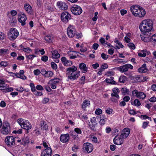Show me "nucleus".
<instances>
[{
	"mask_svg": "<svg viewBox=\"0 0 156 156\" xmlns=\"http://www.w3.org/2000/svg\"><path fill=\"white\" fill-rule=\"evenodd\" d=\"M153 23L151 20L147 19L142 21L139 26L141 31L143 33H149L152 29Z\"/></svg>",
	"mask_w": 156,
	"mask_h": 156,
	"instance_id": "obj_1",
	"label": "nucleus"
},
{
	"mask_svg": "<svg viewBox=\"0 0 156 156\" xmlns=\"http://www.w3.org/2000/svg\"><path fill=\"white\" fill-rule=\"evenodd\" d=\"M130 9L133 14L136 17H143L146 13L145 10L139 6L133 5Z\"/></svg>",
	"mask_w": 156,
	"mask_h": 156,
	"instance_id": "obj_2",
	"label": "nucleus"
},
{
	"mask_svg": "<svg viewBox=\"0 0 156 156\" xmlns=\"http://www.w3.org/2000/svg\"><path fill=\"white\" fill-rule=\"evenodd\" d=\"M77 69L75 66L66 69V75L68 79L73 80L77 79L80 75V71L76 72Z\"/></svg>",
	"mask_w": 156,
	"mask_h": 156,
	"instance_id": "obj_3",
	"label": "nucleus"
},
{
	"mask_svg": "<svg viewBox=\"0 0 156 156\" xmlns=\"http://www.w3.org/2000/svg\"><path fill=\"white\" fill-rule=\"evenodd\" d=\"M17 121L21 127L24 129L29 130L32 127L30 123L28 120L20 118Z\"/></svg>",
	"mask_w": 156,
	"mask_h": 156,
	"instance_id": "obj_4",
	"label": "nucleus"
},
{
	"mask_svg": "<svg viewBox=\"0 0 156 156\" xmlns=\"http://www.w3.org/2000/svg\"><path fill=\"white\" fill-rule=\"evenodd\" d=\"M0 130L3 135H7L11 132V128L9 123L6 122H3Z\"/></svg>",
	"mask_w": 156,
	"mask_h": 156,
	"instance_id": "obj_5",
	"label": "nucleus"
},
{
	"mask_svg": "<svg viewBox=\"0 0 156 156\" xmlns=\"http://www.w3.org/2000/svg\"><path fill=\"white\" fill-rule=\"evenodd\" d=\"M19 33L15 28H12L10 29L9 33L8 34L9 38L11 41L15 40L18 36Z\"/></svg>",
	"mask_w": 156,
	"mask_h": 156,
	"instance_id": "obj_6",
	"label": "nucleus"
},
{
	"mask_svg": "<svg viewBox=\"0 0 156 156\" xmlns=\"http://www.w3.org/2000/svg\"><path fill=\"white\" fill-rule=\"evenodd\" d=\"M71 10L73 14L76 16L80 14L82 12L81 8L80 6L75 5L71 8Z\"/></svg>",
	"mask_w": 156,
	"mask_h": 156,
	"instance_id": "obj_7",
	"label": "nucleus"
},
{
	"mask_svg": "<svg viewBox=\"0 0 156 156\" xmlns=\"http://www.w3.org/2000/svg\"><path fill=\"white\" fill-rule=\"evenodd\" d=\"M15 137L12 136H8L5 139L6 144L9 147H12L15 145Z\"/></svg>",
	"mask_w": 156,
	"mask_h": 156,
	"instance_id": "obj_8",
	"label": "nucleus"
},
{
	"mask_svg": "<svg viewBox=\"0 0 156 156\" xmlns=\"http://www.w3.org/2000/svg\"><path fill=\"white\" fill-rule=\"evenodd\" d=\"M83 151L88 153H90L93 149V145L89 143H85L83 145Z\"/></svg>",
	"mask_w": 156,
	"mask_h": 156,
	"instance_id": "obj_9",
	"label": "nucleus"
},
{
	"mask_svg": "<svg viewBox=\"0 0 156 156\" xmlns=\"http://www.w3.org/2000/svg\"><path fill=\"white\" fill-rule=\"evenodd\" d=\"M71 15L68 12H62L61 15L62 21L65 23H67L71 19Z\"/></svg>",
	"mask_w": 156,
	"mask_h": 156,
	"instance_id": "obj_10",
	"label": "nucleus"
},
{
	"mask_svg": "<svg viewBox=\"0 0 156 156\" xmlns=\"http://www.w3.org/2000/svg\"><path fill=\"white\" fill-rule=\"evenodd\" d=\"M67 33L70 37H73L76 34V29L73 25H70L67 28Z\"/></svg>",
	"mask_w": 156,
	"mask_h": 156,
	"instance_id": "obj_11",
	"label": "nucleus"
},
{
	"mask_svg": "<svg viewBox=\"0 0 156 156\" xmlns=\"http://www.w3.org/2000/svg\"><path fill=\"white\" fill-rule=\"evenodd\" d=\"M60 79L58 78H56L51 80L48 83L51 88L53 89H55L56 88V86L59 82Z\"/></svg>",
	"mask_w": 156,
	"mask_h": 156,
	"instance_id": "obj_12",
	"label": "nucleus"
},
{
	"mask_svg": "<svg viewBox=\"0 0 156 156\" xmlns=\"http://www.w3.org/2000/svg\"><path fill=\"white\" fill-rule=\"evenodd\" d=\"M97 124L98 123L95 117H94L91 119L90 122L89 123V126L91 129L94 131H96V127Z\"/></svg>",
	"mask_w": 156,
	"mask_h": 156,
	"instance_id": "obj_13",
	"label": "nucleus"
},
{
	"mask_svg": "<svg viewBox=\"0 0 156 156\" xmlns=\"http://www.w3.org/2000/svg\"><path fill=\"white\" fill-rule=\"evenodd\" d=\"M133 66L130 64H127L118 68V69L121 72L127 71L129 69H133Z\"/></svg>",
	"mask_w": 156,
	"mask_h": 156,
	"instance_id": "obj_14",
	"label": "nucleus"
},
{
	"mask_svg": "<svg viewBox=\"0 0 156 156\" xmlns=\"http://www.w3.org/2000/svg\"><path fill=\"white\" fill-rule=\"evenodd\" d=\"M142 33L140 34L141 40L145 42H148L150 41L151 38L150 36L151 33Z\"/></svg>",
	"mask_w": 156,
	"mask_h": 156,
	"instance_id": "obj_15",
	"label": "nucleus"
},
{
	"mask_svg": "<svg viewBox=\"0 0 156 156\" xmlns=\"http://www.w3.org/2000/svg\"><path fill=\"white\" fill-rule=\"evenodd\" d=\"M70 139L69 134L67 133L65 134H61L60 137V140L61 142L63 143L68 142Z\"/></svg>",
	"mask_w": 156,
	"mask_h": 156,
	"instance_id": "obj_16",
	"label": "nucleus"
},
{
	"mask_svg": "<svg viewBox=\"0 0 156 156\" xmlns=\"http://www.w3.org/2000/svg\"><path fill=\"white\" fill-rule=\"evenodd\" d=\"M113 142L115 144L120 145L123 142V139L120 136H116L113 139Z\"/></svg>",
	"mask_w": 156,
	"mask_h": 156,
	"instance_id": "obj_17",
	"label": "nucleus"
},
{
	"mask_svg": "<svg viewBox=\"0 0 156 156\" xmlns=\"http://www.w3.org/2000/svg\"><path fill=\"white\" fill-rule=\"evenodd\" d=\"M18 19L19 21L21 23L22 26H24L25 24V21L27 20V17L24 14L19 15Z\"/></svg>",
	"mask_w": 156,
	"mask_h": 156,
	"instance_id": "obj_18",
	"label": "nucleus"
},
{
	"mask_svg": "<svg viewBox=\"0 0 156 156\" xmlns=\"http://www.w3.org/2000/svg\"><path fill=\"white\" fill-rule=\"evenodd\" d=\"M130 129L128 128H125L122 131L120 136L123 139L127 138L130 133Z\"/></svg>",
	"mask_w": 156,
	"mask_h": 156,
	"instance_id": "obj_19",
	"label": "nucleus"
},
{
	"mask_svg": "<svg viewBox=\"0 0 156 156\" xmlns=\"http://www.w3.org/2000/svg\"><path fill=\"white\" fill-rule=\"evenodd\" d=\"M57 5L59 9L62 10H66L68 8V6L66 4L62 2H58Z\"/></svg>",
	"mask_w": 156,
	"mask_h": 156,
	"instance_id": "obj_20",
	"label": "nucleus"
},
{
	"mask_svg": "<svg viewBox=\"0 0 156 156\" xmlns=\"http://www.w3.org/2000/svg\"><path fill=\"white\" fill-rule=\"evenodd\" d=\"M61 61L65 66H70L72 64V62L71 61L68 60L65 57H62L61 58Z\"/></svg>",
	"mask_w": 156,
	"mask_h": 156,
	"instance_id": "obj_21",
	"label": "nucleus"
},
{
	"mask_svg": "<svg viewBox=\"0 0 156 156\" xmlns=\"http://www.w3.org/2000/svg\"><path fill=\"white\" fill-rule=\"evenodd\" d=\"M148 70L147 68L146 64H144L138 69V71L140 73H146Z\"/></svg>",
	"mask_w": 156,
	"mask_h": 156,
	"instance_id": "obj_22",
	"label": "nucleus"
},
{
	"mask_svg": "<svg viewBox=\"0 0 156 156\" xmlns=\"http://www.w3.org/2000/svg\"><path fill=\"white\" fill-rule=\"evenodd\" d=\"M25 9L27 13L31 14L32 12V7L28 4H25L24 5Z\"/></svg>",
	"mask_w": 156,
	"mask_h": 156,
	"instance_id": "obj_23",
	"label": "nucleus"
},
{
	"mask_svg": "<svg viewBox=\"0 0 156 156\" xmlns=\"http://www.w3.org/2000/svg\"><path fill=\"white\" fill-rule=\"evenodd\" d=\"M149 52L146 50H143L138 53V55L140 57H145L147 55L149 54Z\"/></svg>",
	"mask_w": 156,
	"mask_h": 156,
	"instance_id": "obj_24",
	"label": "nucleus"
},
{
	"mask_svg": "<svg viewBox=\"0 0 156 156\" xmlns=\"http://www.w3.org/2000/svg\"><path fill=\"white\" fill-rule=\"evenodd\" d=\"M52 57L54 58H58L60 57V55L56 50H54L51 51Z\"/></svg>",
	"mask_w": 156,
	"mask_h": 156,
	"instance_id": "obj_25",
	"label": "nucleus"
},
{
	"mask_svg": "<svg viewBox=\"0 0 156 156\" xmlns=\"http://www.w3.org/2000/svg\"><path fill=\"white\" fill-rule=\"evenodd\" d=\"M79 67L82 70V72L85 73L87 72V68L85 64L81 63L79 64Z\"/></svg>",
	"mask_w": 156,
	"mask_h": 156,
	"instance_id": "obj_26",
	"label": "nucleus"
},
{
	"mask_svg": "<svg viewBox=\"0 0 156 156\" xmlns=\"http://www.w3.org/2000/svg\"><path fill=\"white\" fill-rule=\"evenodd\" d=\"M100 120L99 122L100 124L101 125H103L105 124L107 119L105 117V115H102L100 117Z\"/></svg>",
	"mask_w": 156,
	"mask_h": 156,
	"instance_id": "obj_27",
	"label": "nucleus"
},
{
	"mask_svg": "<svg viewBox=\"0 0 156 156\" xmlns=\"http://www.w3.org/2000/svg\"><path fill=\"white\" fill-rule=\"evenodd\" d=\"M40 125L41 129L46 130L48 129L47 125L44 121H42L41 122Z\"/></svg>",
	"mask_w": 156,
	"mask_h": 156,
	"instance_id": "obj_28",
	"label": "nucleus"
},
{
	"mask_svg": "<svg viewBox=\"0 0 156 156\" xmlns=\"http://www.w3.org/2000/svg\"><path fill=\"white\" fill-rule=\"evenodd\" d=\"M11 73L14 74L17 78H20L23 80H26L27 78V77L24 75H21L20 73H14L11 72Z\"/></svg>",
	"mask_w": 156,
	"mask_h": 156,
	"instance_id": "obj_29",
	"label": "nucleus"
},
{
	"mask_svg": "<svg viewBox=\"0 0 156 156\" xmlns=\"http://www.w3.org/2000/svg\"><path fill=\"white\" fill-rule=\"evenodd\" d=\"M9 54V51L8 49H0V55L4 56Z\"/></svg>",
	"mask_w": 156,
	"mask_h": 156,
	"instance_id": "obj_30",
	"label": "nucleus"
},
{
	"mask_svg": "<svg viewBox=\"0 0 156 156\" xmlns=\"http://www.w3.org/2000/svg\"><path fill=\"white\" fill-rule=\"evenodd\" d=\"M120 91L123 95L129 94V91L126 88L124 87L121 88Z\"/></svg>",
	"mask_w": 156,
	"mask_h": 156,
	"instance_id": "obj_31",
	"label": "nucleus"
},
{
	"mask_svg": "<svg viewBox=\"0 0 156 156\" xmlns=\"http://www.w3.org/2000/svg\"><path fill=\"white\" fill-rule=\"evenodd\" d=\"M110 79H106L105 81L107 83H109L112 84H116L115 82L113 80L114 78L112 77H110Z\"/></svg>",
	"mask_w": 156,
	"mask_h": 156,
	"instance_id": "obj_32",
	"label": "nucleus"
},
{
	"mask_svg": "<svg viewBox=\"0 0 156 156\" xmlns=\"http://www.w3.org/2000/svg\"><path fill=\"white\" fill-rule=\"evenodd\" d=\"M146 97V94L144 93L141 92H139L137 97L142 99H144Z\"/></svg>",
	"mask_w": 156,
	"mask_h": 156,
	"instance_id": "obj_33",
	"label": "nucleus"
},
{
	"mask_svg": "<svg viewBox=\"0 0 156 156\" xmlns=\"http://www.w3.org/2000/svg\"><path fill=\"white\" fill-rule=\"evenodd\" d=\"M20 46L21 50L27 53H30L31 51V49L29 47L24 48L22 45H20Z\"/></svg>",
	"mask_w": 156,
	"mask_h": 156,
	"instance_id": "obj_34",
	"label": "nucleus"
},
{
	"mask_svg": "<svg viewBox=\"0 0 156 156\" xmlns=\"http://www.w3.org/2000/svg\"><path fill=\"white\" fill-rule=\"evenodd\" d=\"M133 80L134 82H141L140 76H134Z\"/></svg>",
	"mask_w": 156,
	"mask_h": 156,
	"instance_id": "obj_35",
	"label": "nucleus"
},
{
	"mask_svg": "<svg viewBox=\"0 0 156 156\" xmlns=\"http://www.w3.org/2000/svg\"><path fill=\"white\" fill-rule=\"evenodd\" d=\"M52 37L50 35H48L44 37V39L46 42L50 43L52 42Z\"/></svg>",
	"mask_w": 156,
	"mask_h": 156,
	"instance_id": "obj_36",
	"label": "nucleus"
},
{
	"mask_svg": "<svg viewBox=\"0 0 156 156\" xmlns=\"http://www.w3.org/2000/svg\"><path fill=\"white\" fill-rule=\"evenodd\" d=\"M70 135L72 136L74 140L76 138H78V135L76 134V133L75 131H71L69 132Z\"/></svg>",
	"mask_w": 156,
	"mask_h": 156,
	"instance_id": "obj_37",
	"label": "nucleus"
},
{
	"mask_svg": "<svg viewBox=\"0 0 156 156\" xmlns=\"http://www.w3.org/2000/svg\"><path fill=\"white\" fill-rule=\"evenodd\" d=\"M126 77L125 76H121L119 79V81L120 83H123L126 80Z\"/></svg>",
	"mask_w": 156,
	"mask_h": 156,
	"instance_id": "obj_38",
	"label": "nucleus"
},
{
	"mask_svg": "<svg viewBox=\"0 0 156 156\" xmlns=\"http://www.w3.org/2000/svg\"><path fill=\"white\" fill-rule=\"evenodd\" d=\"M53 75V72L51 71H47L44 76L46 77H52Z\"/></svg>",
	"mask_w": 156,
	"mask_h": 156,
	"instance_id": "obj_39",
	"label": "nucleus"
},
{
	"mask_svg": "<svg viewBox=\"0 0 156 156\" xmlns=\"http://www.w3.org/2000/svg\"><path fill=\"white\" fill-rule=\"evenodd\" d=\"M90 104V101H89L86 100L84 101L82 105V108L83 109L85 108L86 107L87 105H88V104L89 105Z\"/></svg>",
	"mask_w": 156,
	"mask_h": 156,
	"instance_id": "obj_40",
	"label": "nucleus"
},
{
	"mask_svg": "<svg viewBox=\"0 0 156 156\" xmlns=\"http://www.w3.org/2000/svg\"><path fill=\"white\" fill-rule=\"evenodd\" d=\"M9 64V62L8 61H2L0 63L1 66L4 67L7 66Z\"/></svg>",
	"mask_w": 156,
	"mask_h": 156,
	"instance_id": "obj_41",
	"label": "nucleus"
},
{
	"mask_svg": "<svg viewBox=\"0 0 156 156\" xmlns=\"http://www.w3.org/2000/svg\"><path fill=\"white\" fill-rule=\"evenodd\" d=\"M13 88L12 87H10L8 86H7V85L5 86V89L3 92L6 93L7 92H11L13 90Z\"/></svg>",
	"mask_w": 156,
	"mask_h": 156,
	"instance_id": "obj_42",
	"label": "nucleus"
},
{
	"mask_svg": "<svg viewBox=\"0 0 156 156\" xmlns=\"http://www.w3.org/2000/svg\"><path fill=\"white\" fill-rule=\"evenodd\" d=\"M30 86L31 88V90L33 92H34L35 91L36 87L33 83H31L30 84Z\"/></svg>",
	"mask_w": 156,
	"mask_h": 156,
	"instance_id": "obj_43",
	"label": "nucleus"
},
{
	"mask_svg": "<svg viewBox=\"0 0 156 156\" xmlns=\"http://www.w3.org/2000/svg\"><path fill=\"white\" fill-rule=\"evenodd\" d=\"M154 43L156 42V34L153 35L151 37L150 41Z\"/></svg>",
	"mask_w": 156,
	"mask_h": 156,
	"instance_id": "obj_44",
	"label": "nucleus"
},
{
	"mask_svg": "<svg viewBox=\"0 0 156 156\" xmlns=\"http://www.w3.org/2000/svg\"><path fill=\"white\" fill-rule=\"evenodd\" d=\"M127 46L131 49H134L136 48L135 45L132 43H129L127 44Z\"/></svg>",
	"mask_w": 156,
	"mask_h": 156,
	"instance_id": "obj_45",
	"label": "nucleus"
},
{
	"mask_svg": "<svg viewBox=\"0 0 156 156\" xmlns=\"http://www.w3.org/2000/svg\"><path fill=\"white\" fill-rule=\"evenodd\" d=\"M9 21L11 23H15L16 22V18L15 17L12 16V17L10 18Z\"/></svg>",
	"mask_w": 156,
	"mask_h": 156,
	"instance_id": "obj_46",
	"label": "nucleus"
},
{
	"mask_svg": "<svg viewBox=\"0 0 156 156\" xmlns=\"http://www.w3.org/2000/svg\"><path fill=\"white\" fill-rule=\"evenodd\" d=\"M114 42L117 44L121 48H123V45L122 43L118 40L115 39L114 41Z\"/></svg>",
	"mask_w": 156,
	"mask_h": 156,
	"instance_id": "obj_47",
	"label": "nucleus"
},
{
	"mask_svg": "<svg viewBox=\"0 0 156 156\" xmlns=\"http://www.w3.org/2000/svg\"><path fill=\"white\" fill-rule=\"evenodd\" d=\"M5 38V35L4 33L0 31V40H3Z\"/></svg>",
	"mask_w": 156,
	"mask_h": 156,
	"instance_id": "obj_48",
	"label": "nucleus"
},
{
	"mask_svg": "<svg viewBox=\"0 0 156 156\" xmlns=\"http://www.w3.org/2000/svg\"><path fill=\"white\" fill-rule=\"evenodd\" d=\"M134 105L137 106H139L141 105V103L140 101L137 99H136L134 100Z\"/></svg>",
	"mask_w": 156,
	"mask_h": 156,
	"instance_id": "obj_49",
	"label": "nucleus"
},
{
	"mask_svg": "<svg viewBox=\"0 0 156 156\" xmlns=\"http://www.w3.org/2000/svg\"><path fill=\"white\" fill-rule=\"evenodd\" d=\"M34 132L36 135L37 136L41 134L40 130L39 129L36 127V129L34 130Z\"/></svg>",
	"mask_w": 156,
	"mask_h": 156,
	"instance_id": "obj_50",
	"label": "nucleus"
},
{
	"mask_svg": "<svg viewBox=\"0 0 156 156\" xmlns=\"http://www.w3.org/2000/svg\"><path fill=\"white\" fill-rule=\"evenodd\" d=\"M51 67L54 69H57V65L54 62H51Z\"/></svg>",
	"mask_w": 156,
	"mask_h": 156,
	"instance_id": "obj_51",
	"label": "nucleus"
},
{
	"mask_svg": "<svg viewBox=\"0 0 156 156\" xmlns=\"http://www.w3.org/2000/svg\"><path fill=\"white\" fill-rule=\"evenodd\" d=\"M108 56L104 53H102L101 55V58L104 60H106L108 58Z\"/></svg>",
	"mask_w": 156,
	"mask_h": 156,
	"instance_id": "obj_52",
	"label": "nucleus"
},
{
	"mask_svg": "<svg viewBox=\"0 0 156 156\" xmlns=\"http://www.w3.org/2000/svg\"><path fill=\"white\" fill-rule=\"evenodd\" d=\"M102 113V110L100 108H97L95 111V113L96 115H99Z\"/></svg>",
	"mask_w": 156,
	"mask_h": 156,
	"instance_id": "obj_53",
	"label": "nucleus"
},
{
	"mask_svg": "<svg viewBox=\"0 0 156 156\" xmlns=\"http://www.w3.org/2000/svg\"><path fill=\"white\" fill-rule=\"evenodd\" d=\"M112 91L113 92L112 93L119 94L120 92V90L117 88L115 87L113 89Z\"/></svg>",
	"mask_w": 156,
	"mask_h": 156,
	"instance_id": "obj_54",
	"label": "nucleus"
},
{
	"mask_svg": "<svg viewBox=\"0 0 156 156\" xmlns=\"http://www.w3.org/2000/svg\"><path fill=\"white\" fill-rule=\"evenodd\" d=\"M49 99L48 98H44L42 101V102L43 104H46L48 102Z\"/></svg>",
	"mask_w": 156,
	"mask_h": 156,
	"instance_id": "obj_55",
	"label": "nucleus"
},
{
	"mask_svg": "<svg viewBox=\"0 0 156 156\" xmlns=\"http://www.w3.org/2000/svg\"><path fill=\"white\" fill-rule=\"evenodd\" d=\"M36 89L39 90H44V88L41 85H38L36 87Z\"/></svg>",
	"mask_w": 156,
	"mask_h": 156,
	"instance_id": "obj_56",
	"label": "nucleus"
},
{
	"mask_svg": "<svg viewBox=\"0 0 156 156\" xmlns=\"http://www.w3.org/2000/svg\"><path fill=\"white\" fill-rule=\"evenodd\" d=\"M41 60L43 62H47L48 60V57L47 56L44 55L41 58Z\"/></svg>",
	"mask_w": 156,
	"mask_h": 156,
	"instance_id": "obj_57",
	"label": "nucleus"
},
{
	"mask_svg": "<svg viewBox=\"0 0 156 156\" xmlns=\"http://www.w3.org/2000/svg\"><path fill=\"white\" fill-rule=\"evenodd\" d=\"M34 73L35 75H39L41 73V72L39 69L35 70L34 71Z\"/></svg>",
	"mask_w": 156,
	"mask_h": 156,
	"instance_id": "obj_58",
	"label": "nucleus"
},
{
	"mask_svg": "<svg viewBox=\"0 0 156 156\" xmlns=\"http://www.w3.org/2000/svg\"><path fill=\"white\" fill-rule=\"evenodd\" d=\"M120 12L121 15L123 16L127 13V11L126 10L122 9L120 10Z\"/></svg>",
	"mask_w": 156,
	"mask_h": 156,
	"instance_id": "obj_59",
	"label": "nucleus"
},
{
	"mask_svg": "<svg viewBox=\"0 0 156 156\" xmlns=\"http://www.w3.org/2000/svg\"><path fill=\"white\" fill-rule=\"evenodd\" d=\"M140 79L141 80V82H144L145 81H147V80L148 78H147L146 77L144 76H141Z\"/></svg>",
	"mask_w": 156,
	"mask_h": 156,
	"instance_id": "obj_60",
	"label": "nucleus"
},
{
	"mask_svg": "<svg viewBox=\"0 0 156 156\" xmlns=\"http://www.w3.org/2000/svg\"><path fill=\"white\" fill-rule=\"evenodd\" d=\"M74 131L75 133H76L77 134H81L82 133V131L81 129L79 128H75Z\"/></svg>",
	"mask_w": 156,
	"mask_h": 156,
	"instance_id": "obj_61",
	"label": "nucleus"
},
{
	"mask_svg": "<svg viewBox=\"0 0 156 156\" xmlns=\"http://www.w3.org/2000/svg\"><path fill=\"white\" fill-rule=\"evenodd\" d=\"M139 92L136 90H133L132 91V95L134 96H136L137 97Z\"/></svg>",
	"mask_w": 156,
	"mask_h": 156,
	"instance_id": "obj_62",
	"label": "nucleus"
},
{
	"mask_svg": "<svg viewBox=\"0 0 156 156\" xmlns=\"http://www.w3.org/2000/svg\"><path fill=\"white\" fill-rule=\"evenodd\" d=\"M44 88L48 92H51V91L52 90L50 87L48 85H46L45 86Z\"/></svg>",
	"mask_w": 156,
	"mask_h": 156,
	"instance_id": "obj_63",
	"label": "nucleus"
},
{
	"mask_svg": "<svg viewBox=\"0 0 156 156\" xmlns=\"http://www.w3.org/2000/svg\"><path fill=\"white\" fill-rule=\"evenodd\" d=\"M149 101L151 102H155L156 101V97L154 96H153L149 100Z\"/></svg>",
	"mask_w": 156,
	"mask_h": 156,
	"instance_id": "obj_64",
	"label": "nucleus"
}]
</instances>
